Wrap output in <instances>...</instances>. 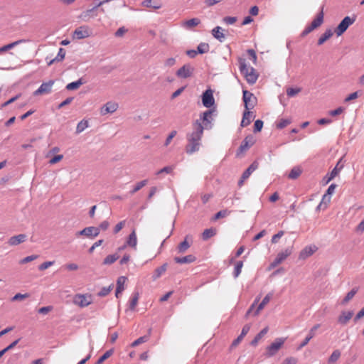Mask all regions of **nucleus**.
<instances>
[{
  "mask_svg": "<svg viewBox=\"0 0 364 364\" xmlns=\"http://www.w3.org/2000/svg\"><path fill=\"white\" fill-rule=\"evenodd\" d=\"M112 290V286L102 287V289L97 293L99 296H107Z\"/></svg>",
  "mask_w": 364,
  "mask_h": 364,
  "instance_id": "nucleus-51",
  "label": "nucleus"
},
{
  "mask_svg": "<svg viewBox=\"0 0 364 364\" xmlns=\"http://www.w3.org/2000/svg\"><path fill=\"white\" fill-rule=\"evenodd\" d=\"M53 264H54L53 261L45 262L42 263L41 265H39L38 269L40 271H43L46 269H48V267H50V266H52Z\"/></svg>",
  "mask_w": 364,
  "mask_h": 364,
  "instance_id": "nucleus-58",
  "label": "nucleus"
},
{
  "mask_svg": "<svg viewBox=\"0 0 364 364\" xmlns=\"http://www.w3.org/2000/svg\"><path fill=\"white\" fill-rule=\"evenodd\" d=\"M353 315V311H343L338 318L339 323L346 325L352 318Z\"/></svg>",
  "mask_w": 364,
  "mask_h": 364,
  "instance_id": "nucleus-24",
  "label": "nucleus"
},
{
  "mask_svg": "<svg viewBox=\"0 0 364 364\" xmlns=\"http://www.w3.org/2000/svg\"><path fill=\"white\" fill-rule=\"evenodd\" d=\"M333 36V31L331 29H327L326 31L321 36V37L318 40V45L321 46L328 39H329Z\"/></svg>",
  "mask_w": 364,
  "mask_h": 364,
  "instance_id": "nucleus-31",
  "label": "nucleus"
},
{
  "mask_svg": "<svg viewBox=\"0 0 364 364\" xmlns=\"http://www.w3.org/2000/svg\"><path fill=\"white\" fill-rule=\"evenodd\" d=\"M229 214V212L227 210H223L218 212L213 217V220H217L222 218H225Z\"/></svg>",
  "mask_w": 364,
  "mask_h": 364,
  "instance_id": "nucleus-50",
  "label": "nucleus"
},
{
  "mask_svg": "<svg viewBox=\"0 0 364 364\" xmlns=\"http://www.w3.org/2000/svg\"><path fill=\"white\" fill-rule=\"evenodd\" d=\"M65 49H63L62 48H59V50H58L57 56L55 58H53V59L50 60V61H48V65H50L53 63H54L55 62L62 61L65 58Z\"/></svg>",
  "mask_w": 364,
  "mask_h": 364,
  "instance_id": "nucleus-29",
  "label": "nucleus"
},
{
  "mask_svg": "<svg viewBox=\"0 0 364 364\" xmlns=\"http://www.w3.org/2000/svg\"><path fill=\"white\" fill-rule=\"evenodd\" d=\"M148 183V181L143 180L136 184V186L134 187V188L129 192L131 195H133L136 192L139 191L140 189H141L144 186H145Z\"/></svg>",
  "mask_w": 364,
  "mask_h": 364,
  "instance_id": "nucleus-44",
  "label": "nucleus"
},
{
  "mask_svg": "<svg viewBox=\"0 0 364 364\" xmlns=\"http://www.w3.org/2000/svg\"><path fill=\"white\" fill-rule=\"evenodd\" d=\"M114 353L113 349H109L107 350L96 362L95 364H101L102 362H104L105 360L109 358Z\"/></svg>",
  "mask_w": 364,
  "mask_h": 364,
  "instance_id": "nucleus-45",
  "label": "nucleus"
},
{
  "mask_svg": "<svg viewBox=\"0 0 364 364\" xmlns=\"http://www.w3.org/2000/svg\"><path fill=\"white\" fill-rule=\"evenodd\" d=\"M237 21V18L234 16H225L223 18V22L227 25L234 24Z\"/></svg>",
  "mask_w": 364,
  "mask_h": 364,
  "instance_id": "nucleus-52",
  "label": "nucleus"
},
{
  "mask_svg": "<svg viewBox=\"0 0 364 364\" xmlns=\"http://www.w3.org/2000/svg\"><path fill=\"white\" fill-rule=\"evenodd\" d=\"M239 65L240 71L245 75L247 82L250 85L255 84L258 78V75L255 70L252 67H247L246 60L244 58H239Z\"/></svg>",
  "mask_w": 364,
  "mask_h": 364,
  "instance_id": "nucleus-2",
  "label": "nucleus"
},
{
  "mask_svg": "<svg viewBox=\"0 0 364 364\" xmlns=\"http://www.w3.org/2000/svg\"><path fill=\"white\" fill-rule=\"evenodd\" d=\"M24 42H26V40L21 39V40L14 41L13 43H11L9 44L5 45L0 48V54L3 52H6V51L14 48L15 46L19 45L21 43H24Z\"/></svg>",
  "mask_w": 364,
  "mask_h": 364,
  "instance_id": "nucleus-30",
  "label": "nucleus"
},
{
  "mask_svg": "<svg viewBox=\"0 0 364 364\" xmlns=\"http://www.w3.org/2000/svg\"><path fill=\"white\" fill-rule=\"evenodd\" d=\"M139 294L138 292H134L132 294V297L129 301V309L132 311L134 310L139 301Z\"/></svg>",
  "mask_w": 364,
  "mask_h": 364,
  "instance_id": "nucleus-32",
  "label": "nucleus"
},
{
  "mask_svg": "<svg viewBox=\"0 0 364 364\" xmlns=\"http://www.w3.org/2000/svg\"><path fill=\"white\" fill-rule=\"evenodd\" d=\"M263 127V122L260 119H257L255 122L254 124V132H259L262 130Z\"/></svg>",
  "mask_w": 364,
  "mask_h": 364,
  "instance_id": "nucleus-54",
  "label": "nucleus"
},
{
  "mask_svg": "<svg viewBox=\"0 0 364 364\" xmlns=\"http://www.w3.org/2000/svg\"><path fill=\"white\" fill-rule=\"evenodd\" d=\"M217 234V230L215 228H210L204 230V231L202 233V240L204 241H206L211 238L212 237L215 236Z\"/></svg>",
  "mask_w": 364,
  "mask_h": 364,
  "instance_id": "nucleus-25",
  "label": "nucleus"
},
{
  "mask_svg": "<svg viewBox=\"0 0 364 364\" xmlns=\"http://www.w3.org/2000/svg\"><path fill=\"white\" fill-rule=\"evenodd\" d=\"M118 108V105L116 102H108L101 109V114L105 115L108 113L114 112Z\"/></svg>",
  "mask_w": 364,
  "mask_h": 364,
  "instance_id": "nucleus-13",
  "label": "nucleus"
},
{
  "mask_svg": "<svg viewBox=\"0 0 364 364\" xmlns=\"http://www.w3.org/2000/svg\"><path fill=\"white\" fill-rule=\"evenodd\" d=\"M356 20V16L353 15L352 16H346L339 23L338 26L335 28V33L338 36H341L344 33L348 27L352 25Z\"/></svg>",
  "mask_w": 364,
  "mask_h": 364,
  "instance_id": "nucleus-3",
  "label": "nucleus"
},
{
  "mask_svg": "<svg viewBox=\"0 0 364 364\" xmlns=\"http://www.w3.org/2000/svg\"><path fill=\"white\" fill-rule=\"evenodd\" d=\"M196 260V257L193 255H188L182 257H176L174 261L177 264H191Z\"/></svg>",
  "mask_w": 364,
  "mask_h": 364,
  "instance_id": "nucleus-17",
  "label": "nucleus"
},
{
  "mask_svg": "<svg viewBox=\"0 0 364 364\" xmlns=\"http://www.w3.org/2000/svg\"><path fill=\"white\" fill-rule=\"evenodd\" d=\"M136 243H137L136 235L135 230H133L129 235V237H128L126 245H127L132 247H136Z\"/></svg>",
  "mask_w": 364,
  "mask_h": 364,
  "instance_id": "nucleus-34",
  "label": "nucleus"
},
{
  "mask_svg": "<svg viewBox=\"0 0 364 364\" xmlns=\"http://www.w3.org/2000/svg\"><path fill=\"white\" fill-rule=\"evenodd\" d=\"M210 46L208 43H200L197 47V52L199 54L206 53L209 51Z\"/></svg>",
  "mask_w": 364,
  "mask_h": 364,
  "instance_id": "nucleus-42",
  "label": "nucleus"
},
{
  "mask_svg": "<svg viewBox=\"0 0 364 364\" xmlns=\"http://www.w3.org/2000/svg\"><path fill=\"white\" fill-rule=\"evenodd\" d=\"M317 250L316 246H306L300 252L299 257L300 258H306L311 255H312Z\"/></svg>",
  "mask_w": 364,
  "mask_h": 364,
  "instance_id": "nucleus-22",
  "label": "nucleus"
},
{
  "mask_svg": "<svg viewBox=\"0 0 364 364\" xmlns=\"http://www.w3.org/2000/svg\"><path fill=\"white\" fill-rule=\"evenodd\" d=\"M176 63L175 58H169L164 61V66L171 68L173 67Z\"/></svg>",
  "mask_w": 364,
  "mask_h": 364,
  "instance_id": "nucleus-60",
  "label": "nucleus"
},
{
  "mask_svg": "<svg viewBox=\"0 0 364 364\" xmlns=\"http://www.w3.org/2000/svg\"><path fill=\"white\" fill-rule=\"evenodd\" d=\"M73 99L74 98L73 97L66 98L65 100H63L61 103L58 105V108L60 109L65 107V105L70 104L73 102Z\"/></svg>",
  "mask_w": 364,
  "mask_h": 364,
  "instance_id": "nucleus-62",
  "label": "nucleus"
},
{
  "mask_svg": "<svg viewBox=\"0 0 364 364\" xmlns=\"http://www.w3.org/2000/svg\"><path fill=\"white\" fill-rule=\"evenodd\" d=\"M54 84V80H49L46 82H43L41 86L34 92V95H40L43 94H48L52 90V87Z\"/></svg>",
  "mask_w": 364,
  "mask_h": 364,
  "instance_id": "nucleus-11",
  "label": "nucleus"
},
{
  "mask_svg": "<svg viewBox=\"0 0 364 364\" xmlns=\"http://www.w3.org/2000/svg\"><path fill=\"white\" fill-rule=\"evenodd\" d=\"M320 327L319 324H316L309 331V334L305 338V339L301 343V344L299 346V349H301L306 346L308 343L310 341V340L315 336V331Z\"/></svg>",
  "mask_w": 364,
  "mask_h": 364,
  "instance_id": "nucleus-16",
  "label": "nucleus"
},
{
  "mask_svg": "<svg viewBox=\"0 0 364 364\" xmlns=\"http://www.w3.org/2000/svg\"><path fill=\"white\" fill-rule=\"evenodd\" d=\"M37 257H38V255H35L27 256V257H24L23 259H22L21 260H20L19 263L21 264H26V263H28V262L35 260L36 259H37Z\"/></svg>",
  "mask_w": 364,
  "mask_h": 364,
  "instance_id": "nucleus-56",
  "label": "nucleus"
},
{
  "mask_svg": "<svg viewBox=\"0 0 364 364\" xmlns=\"http://www.w3.org/2000/svg\"><path fill=\"white\" fill-rule=\"evenodd\" d=\"M255 142V140L254 139V136L252 135L247 136L244 140L242 141L238 150L237 154H240V153H242L247 149H249Z\"/></svg>",
  "mask_w": 364,
  "mask_h": 364,
  "instance_id": "nucleus-10",
  "label": "nucleus"
},
{
  "mask_svg": "<svg viewBox=\"0 0 364 364\" xmlns=\"http://www.w3.org/2000/svg\"><path fill=\"white\" fill-rule=\"evenodd\" d=\"M97 9V6H95L92 9L82 11L79 16V18L84 21H88L90 18L97 16V14L96 13V10Z\"/></svg>",
  "mask_w": 364,
  "mask_h": 364,
  "instance_id": "nucleus-12",
  "label": "nucleus"
},
{
  "mask_svg": "<svg viewBox=\"0 0 364 364\" xmlns=\"http://www.w3.org/2000/svg\"><path fill=\"white\" fill-rule=\"evenodd\" d=\"M176 134H177V132L176 130H173L172 132H171V133L168 134V137L166 138V139L165 141V143H164L165 146H168V144L171 143V140L176 135Z\"/></svg>",
  "mask_w": 364,
  "mask_h": 364,
  "instance_id": "nucleus-59",
  "label": "nucleus"
},
{
  "mask_svg": "<svg viewBox=\"0 0 364 364\" xmlns=\"http://www.w3.org/2000/svg\"><path fill=\"white\" fill-rule=\"evenodd\" d=\"M202 103L205 107L210 108L215 104L213 92L211 89H208L202 94Z\"/></svg>",
  "mask_w": 364,
  "mask_h": 364,
  "instance_id": "nucleus-7",
  "label": "nucleus"
},
{
  "mask_svg": "<svg viewBox=\"0 0 364 364\" xmlns=\"http://www.w3.org/2000/svg\"><path fill=\"white\" fill-rule=\"evenodd\" d=\"M268 332V327L264 328L261 331L256 335L254 339L251 341L252 346H257L259 341Z\"/></svg>",
  "mask_w": 364,
  "mask_h": 364,
  "instance_id": "nucleus-35",
  "label": "nucleus"
},
{
  "mask_svg": "<svg viewBox=\"0 0 364 364\" xmlns=\"http://www.w3.org/2000/svg\"><path fill=\"white\" fill-rule=\"evenodd\" d=\"M284 231H279L277 234L272 236V243H277L279 240L284 235Z\"/></svg>",
  "mask_w": 364,
  "mask_h": 364,
  "instance_id": "nucleus-61",
  "label": "nucleus"
},
{
  "mask_svg": "<svg viewBox=\"0 0 364 364\" xmlns=\"http://www.w3.org/2000/svg\"><path fill=\"white\" fill-rule=\"evenodd\" d=\"M73 302L80 307H86L92 303L90 294H77L74 297Z\"/></svg>",
  "mask_w": 364,
  "mask_h": 364,
  "instance_id": "nucleus-8",
  "label": "nucleus"
},
{
  "mask_svg": "<svg viewBox=\"0 0 364 364\" xmlns=\"http://www.w3.org/2000/svg\"><path fill=\"white\" fill-rule=\"evenodd\" d=\"M85 82H83L82 78L78 79L77 81L72 82L68 83L66 85V89L68 90H74L78 89L82 85H83Z\"/></svg>",
  "mask_w": 364,
  "mask_h": 364,
  "instance_id": "nucleus-33",
  "label": "nucleus"
},
{
  "mask_svg": "<svg viewBox=\"0 0 364 364\" xmlns=\"http://www.w3.org/2000/svg\"><path fill=\"white\" fill-rule=\"evenodd\" d=\"M29 296V294H20V293H18L16 294H15L12 299H11V301H21V300H23L24 299H26Z\"/></svg>",
  "mask_w": 364,
  "mask_h": 364,
  "instance_id": "nucleus-53",
  "label": "nucleus"
},
{
  "mask_svg": "<svg viewBox=\"0 0 364 364\" xmlns=\"http://www.w3.org/2000/svg\"><path fill=\"white\" fill-rule=\"evenodd\" d=\"M27 236L25 234H19L9 238L8 243L11 246H16L26 240Z\"/></svg>",
  "mask_w": 364,
  "mask_h": 364,
  "instance_id": "nucleus-15",
  "label": "nucleus"
},
{
  "mask_svg": "<svg viewBox=\"0 0 364 364\" xmlns=\"http://www.w3.org/2000/svg\"><path fill=\"white\" fill-rule=\"evenodd\" d=\"M300 90H301L299 88L290 87V88L287 89V94L288 97H292L295 96L296 94H298L300 92Z\"/></svg>",
  "mask_w": 364,
  "mask_h": 364,
  "instance_id": "nucleus-57",
  "label": "nucleus"
},
{
  "mask_svg": "<svg viewBox=\"0 0 364 364\" xmlns=\"http://www.w3.org/2000/svg\"><path fill=\"white\" fill-rule=\"evenodd\" d=\"M188 236L185 237V240L181 242L177 247L178 252L180 254L185 253L187 250L191 247L190 243L187 241Z\"/></svg>",
  "mask_w": 364,
  "mask_h": 364,
  "instance_id": "nucleus-26",
  "label": "nucleus"
},
{
  "mask_svg": "<svg viewBox=\"0 0 364 364\" xmlns=\"http://www.w3.org/2000/svg\"><path fill=\"white\" fill-rule=\"evenodd\" d=\"M89 36V32L87 27L80 26L76 28L73 33V37L76 39H83Z\"/></svg>",
  "mask_w": 364,
  "mask_h": 364,
  "instance_id": "nucleus-14",
  "label": "nucleus"
},
{
  "mask_svg": "<svg viewBox=\"0 0 364 364\" xmlns=\"http://www.w3.org/2000/svg\"><path fill=\"white\" fill-rule=\"evenodd\" d=\"M357 291L358 290L356 288H353V289H351L344 297V299L341 301V304L343 305L347 304L350 300H351L353 298V296L357 293Z\"/></svg>",
  "mask_w": 364,
  "mask_h": 364,
  "instance_id": "nucleus-40",
  "label": "nucleus"
},
{
  "mask_svg": "<svg viewBox=\"0 0 364 364\" xmlns=\"http://www.w3.org/2000/svg\"><path fill=\"white\" fill-rule=\"evenodd\" d=\"M87 127H88V122L85 119L81 120L77 124L76 134H80V133L82 132Z\"/></svg>",
  "mask_w": 364,
  "mask_h": 364,
  "instance_id": "nucleus-39",
  "label": "nucleus"
},
{
  "mask_svg": "<svg viewBox=\"0 0 364 364\" xmlns=\"http://www.w3.org/2000/svg\"><path fill=\"white\" fill-rule=\"evenodd\" d=\"M284 343L283 338H277L271 345L267 347L265 355L270 358L274 356Z\"/></svg>",
  "mask_w": 364,
  "mask_h": 364,
  "instance_id": "nucleus-5",
  "label": "nucleus"
},
{
  "mask_svg": "<svg viewBox=\"0 0 364 364\" xmlns=\"http://www.w3.org/2000/svg\"><path fill=\"white\" fill-rule=\"evenodd\" d=\"M291 123V120L288 119H281L277 124V127L279 129H282L286 127L288 124Z\"/></svg>",
  "mask_w": 364,
  "mask_h": 364,
  "instance_id": "nucleus-49",
  "label": "nucleus"
},
{
  "mask_svg": "<svg viewBox=\"0 0 364 364\" xmlns=\"http://www.w3.org/2000/svg\"><path fill=\"white\" fill-rule=\"evenodd\" d=\"M341 351L339 350H335L333 351L332 354L329 357L328 360V363H333L338 360L341 357Z\"/></svg>",
  "mask_w": 364,
  "mask_h": 364,
  "instance_id": "nucleus-43",
  "label": "nucleus"
},
{
  "mask_svg": "<svg viewBox=\"0 0 364 364\" xmlns=\"http://www.w3.org/2000/svg\"><path fill=\"white\" fill-rule=\"evenodd\" d=\"M141 4L143 6L154 9H159L162 6L161 3L159 0H144Z\"/></svg>",
  "mask_w": 364,
  "mask_h": 364,
  "instance_id": "nucleus-19",
  "label": "nucleus"
},
{
  "mask_svg": "<svg viewBox=\"0 0 364 364\" xmlns=\"http://www.w3.org/2000/svg\"><path fill=\"white\" fill-rule=\"evenodd\" d=\"M167 266H168L167 263H164L161 267L156 268L154 271L153 276H152L153 279L156 280L158 278H159L166 271Z\"/></svg>",
  "mask_w": 364,
  "mask_h": 364,
  "instance_id": "nucleus-28",
  "label": "nucleus"
},
{
  "mask_svg": "<svg viewBox=\"0 0 364 364\" xmlns=\"http://www.w3.org/2000/svg\"><path fill=\"white\" fill-rule=\"evenodd\" d=\"M119 259V255L116 254L107 255L103 261L104 264H112Z\"/></svg>",
  "mask_w": 364,
  "mask_h": 364,
  "instance_id": "nucleus-38",
  "label": "nucleus"
},
{
  "mask_svg": "<svg viewBox=\"0 0 364 364\" xmlns=\"http://www.w3.org/2000/svg\"><path fill=\"white\" fill-rule=\"evenodd\" d=\"M127 277L124 276H121L117 279V287H119L120 289L124 290V283L126 282Z\"/></svg>",
  "mask_w": 364,
  "mask_h": 364,
  "instance_id": "nucleus-55",
  "label": "nucleus"
},
{
  "mask_svg": "<svg viewBox=\"0 0 364 364\" xmlns=\"http://www.w3.org/2000/svg\"><path fill=\"white\" fill-rule=\"evenodd\" d=\"M301 173V170L299 167H294L290 173H289V178L290 179H296L297 178Z\"/></svg>",
  "mask_w": 364,
  "mask_h": 364,
  "instance_id": "nucleus-41",
  "label": "nucleus"
},
{
  "mask_svg": "<svg viewBox=\"0 0 364 364\" xmlns=\"http://www.w3.org/2000/svg\"><path fill=\"white\" fill-rule=\"evenodd\" d=\"M193 130L186 134L187 144L185 147L186 154L191 155L200 150L204 127L200 120H196L192 124Z\"/></svg>",
  "mask_w": 364,
  "mask_h": 364,
  "instance_id": "nucleus-1",
  "label": "nucleus"
},
{
  "mask_svg": "<svg viewBox=\"0 0 364 364\" xmlns=\"http://www.w3.org/2000/svg\"><path fill=\"white\" fill-rule=\"evenodd\" d=\"M251 112L248 110H245L243 113V117L241 121V127H245L249 125L251 123Z\"/></svg>",
  "mask_w": 364,
  "mask_h": 364,
  "instance_id": "nucleus-27",
  "label": "nucleus"
},
{
  "mask_svg": "<svg viewBox=\"0 0 364 364\" xmlns=\"http://www.w3.org/2000/svg\"><path fill=\"white\" fill-rule=\"evenodd\" d=\"M242 93V100L245 104V109L248 110L250 109L253 108L257 101L256 97L252 92L247 90H243Z\"/></svg>",
  "mask_w": 364,
  "mask_h": 364,
  "instance_id": "nucleus-9",
  "label": "nucleus"
},
{
  "mask_svg": "<svg viewBox=\"0 0 364 364\" xmlns=\"http://www.w3.org/2000/svg\"><path fill=\"white\" fill-rule=\"evenodd\" d=\"M344 109L342 107H339L334 110H331L329 114L332 117L341 114L343 112Z\"/></svg>",
  "mask_w": 364,
  "mask_h": 364,
  "instance_id": "nucleus-63",
  "label": "nucleus"
},
{
  "mask_svg": "<svg viewBox=\"0 0 364 364\" xmlns=\"http://www.w3.org/2000/svg\"><path fill=\"white\" fill-rule=\"evenodd\" d=\"M242 267H243V262L237 261L235 264L234 272H233V277L235 278H237L240 274Z\"/></svg>",
  "mask_w": 364,
  "mask_h": 364,
  "instance_id": "nucleus-46",
  "label": "nucleus"
},
{
  "mask_svg": "<svg viewBox=\"0 0 364 364\" xmlns=\"http://www.w3.org/2000/svg\"><path fill=\"white\" fill-rule=\"evenodd\" d=\"M222 31L223 28L220 26H216L211 31L213 36L220 43H223L225 38V36Z\"/></svg>",
  "mask_w": 364,
  "mask_h": 364,
  "instance_id": "nucleus-21",
  "label": "nucleus"
},
{
  "mask_svg": "<svg viewBox=\"0 0 364 364\" xmlns=\"http://www.w3.org/2000/svg\"><path fill=\"white\" fill-rule=\"evenodd\" d=\"M259 163L257 161H253L251 165L243 172L242 178L247 179L250 175L258 168Z\"/></svg>",
  "mask_w": 364,
  "mask_h": 364,
  "instance_id": "nucleus-23",
  "label": "nucleus"
},
{
  "mask_svg": "<svg viewBox=\"0 0 364 364\" xmlns=\"http://www.w3.org/2000/svg\"><path fill=\"white\" fill-rule=\"evenodd\" d=\"M323 6L321 7V11L317 15L316 18L313 20V21L311 23V26L314 29L317 28L319 27L323 22Z\"/></svg>",
  "mask_w": 364,
  "mask_h": 364,
  "instance_id": "nucleus-20",
  "label": "nucleus"
},
{
  "mask_svg": "<svg viewBox=\"0 0 364 364\" xmlns=\"http://www.w3.org/2000/svg\"><path fill=\"white\" fill-rule=\"evenodd\" d=\"M297 363V359L294 357H289L284 360L282 364H296Z\"/></svg>",
  "mask_w": 364,
  "mask_h": 364,
  "instance_id": "nucleus-64",
  "label": "nucleus"
},
{
  "mask_svg": "<svg viewBox=\"0 0 364 364\" xmlns=\"http://www.w3.org/2000/svg\"><path fill=\"white\" fill-rule=\"evenodd\" d=\"M214 112V109H208L205 111L203 114H201L200 116V119H198L200 120L202 125L204 127V129H210L212 128V121L213 120L212 114Z\"/></svg>",
  "mask_w": 364,
  "mask_h": 364,
  "instance_id": "nucleus-4",
  "label": "nucleus"
},
{
  "mask_svg": "<svg viewBox=\"0 0 364 364\" xmlns=\"http://www.w3.org/2000/svg\"><path fill=\"white\" fill-rule=\"evenodd\" d=\"M200 21L198 18H193L189 20H187L184 22L183 26L186 28H191L192 27L196 26L200 24Z\"/></svg>",
  "mask_w": 364,
  "mask_h": 364,
  "instance_id": "nucleus-37",
  "label": "nucleus"
},
{
  "mask_svg": "<svg viewBox=\"0 0 364 364\" xmlns=\"http://www.w3.org/2000/svg\"><path fill=\"white\" fill-rule=\"evenodd\" d=\"M85 237L94 239L100 234V228L97 227L90 226L85 228Z\"/></svg>",
  "mask_w": 364,
  "mask_h": 364,
  "instance_id": "nucleus-18",
  "label": "nucleus"
},
{
  "mask_svg": "<svg viewBox=\"0 0 364 364\" xmlns=\"http://www.w3.org/2000/svg\"><path fill=\"white\" fill-rule=\"evenodd\" d=\"M336 188V184H334V183L331 184L328 186L326 193L323 196L322 201H326V200H327L328 202H329L330 199H331V196L334 193Z\"/></svg>",
  "mask_w": 364,
  "mask_h": 364,
  "instance_id": "nucleus-36",
  "label": "nucleus"
},
{
  "mask_svg": "<svg viewBox=\"0 0 364 364\" xmlns=\"http://www.w3.org/2000/svg\"><path fill=\"white\" fill-rule=\"evenodd\" d=\"M149 340V336H141L139 337V338H137L136 340H135L132 344H131V346L132 347H136L141 343H144L145 342H146L147 341Z\"/></svg>",
  "mask_w": 364,
  "mask_h": 364,
  "instance_id": "nucleus-48",
  "label": "nucleus"
},
{
  "mask_svg": "<svg viewBox=\"0 0 364 364\" xmlns=\"http://www.w3.org/2000/svg\"><path fill=\"white\" fill-rule=\"evenodd\" d=\"M194 68L190 64H185L180 68L176 73L178 77L181 79H186L193 75Z\"/></svg>",
  "mask_w": 364,
  "mask_h": 364,
  "instance_id": "nucleus-6",
  "label": "nucleus"
},
{
  "mask_svg": "<svg viewBox=\"0 0 364 364\" xmlns=\"http://www.w3.org/2000/svg\"><path fill=\"white\" fill-rule=\"evenodd\" d=\"M291 254V248H287L284 251L280 252L277 254V257H279L280 259L282 260V262L286 259Z\"/></svg>",
  "mask_w": 364,
  "mask_h": 364,
  "instance_id": "nucleus-47",
  "label": "nucleus"
}]
</instances>
